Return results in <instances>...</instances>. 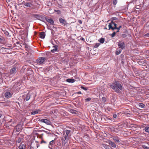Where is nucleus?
<instances>
[{
  "instance_id": "nucleus-1",
  "label": "nucleus",
  "mask_w": 149,
  "mask_h": 149,
  "mask_svg": "<svg viewBox=\"0 0 149 149\" xmlns=\"http://www.w3.org/2000/svg\"><path fill=\"white\" fill-rule=\"evenodd\" d=\"M110 87L115 92L119 93L123 90L122 83L120 81H115L112 84L109 85Z\"/></svg>"
},
{
  "instance_id": "nucleus-2",
  "label": "nucleus",
  "mask_w": 149,
  "mask_h": 149,
  "mask_svg": "<svg viewBox=\"0 0 149 149\" xmlns=\"http://www.w3.org/2000/svg\"><path fill=\"white\" fill-rule=\"evenodd\" d=\"M71 130H65V135L62 139V145L63 146L65 145L70 139V137L71 136Z\"/></svg>"
},
{
  "instance_id": "nucleus-3",
  "label": "nucleus",
  "mask_w": 149,
  "mask_h": 149,
  "mask_svg": "<svg viewBox=\"0 0 149 149\" xmlns=\"http://www.w3.org/2000/svg\"><path fill=\"white\" fill-rule=\"evenodd\" d=\"M47 60V58L44 57H40L38 58L37 60V63L38 64H42L44 63L45 61Z\"/></svg>"
},
{
  "instance_id": "nucleus-4",
  "label": "nucleus",
  "mask_w": 149,
  "mask_h": 149,
  "mask_svg": "<svg viewBox=\"0 0 149 149\" xmlns=\"http://www.w3.org/2000/svg\"><path fill=\"white\" fill-rule=\"evenodd\" d=\"M118 46L119 48H120V49H121L122 50L125 49V46L124 42L121 41H119L118 42Z\"/></svg>"
},
{
  "instance_id": "nucleus-5",
  "label": "nucleus",
  "mask_w": 149,
  "mask_h": 149,
  "mask_svg": "<svg viewBox=\"0 0 149 149\" xmlns=\"http://www.w3.org/2000/svg\"><path fill=\"white\" fill-rule=\"evenodd\" d=\"M45 19L46 21L49 23L50 24L53 25L54 24V22L53 20L51 18H47V17H45L44 19Z\"/></svg>"
},
{
  "instance_id": "nucleus-6",
  "label": "nucleus",
  "mask_w": 149,
  "mask_h": 149,
  "mask_svg": "<svg viewBox=\"0 0 149 149\" xmlns=\"http://www.w3.org/2000/svg\"><path fill=\"white\" fill-rule=\"evenodd\" d=\"M23 5L27 7H32V8L34 6V5L30 2H25L23 3Z\"/></svg>"
},
{
  "instance_id": "nucleus-7",
  "label": "nucleus",
  "mask_w": 149,
  "mask_h": 149,
  "mask_svg": "<svg viewBox=\"0 0 149 149\" xmlns=\"http://www.w3.org/2000/svg\"><path fill=\"white\" fill-rule=\"evenodd\" d=\"M40 121L48 125H50L51 123V122L49 120L46 119H42L40 120Z\"/></svg>"
},
{
  "instance_id": "nucleus-8",
  "label": "nucleus",
  "mask_w": 149,
  "mask_h": 149,
  "mask_svg": "<svg viewBox=\"0 0 149 149\" xmlns=\"http://www.w3.org/2000/svg\"><path fill=\"white\" fill-rule=\"evenodd\" d=\"M59 21L60 23L64 26H65L67 24L66 21L65 19L61 17H60L59 18Z\"/></svg>"
},
{
  "instance_id": "nucleus-9",
  "label": "nucleus",
  "mask_w": 149,
  "mask_h": 149,
  "mask_svg": "<svg viewBox=\"0 0 149 149\" xmlns=\"http://www.w3.org/2000/svg\"><path fill=\"white\" fill-rule=\"evenodd\" d=\"M12 95V94L8 91L6 92L4 94L5 97L7 98L10 97Z\"/></svg>"
},
{
  "instance_id": "nucleus-10",
  "label": "nucleus",
  "mask_w": 149,
  "mask_h": 149,
  "mask_svg": "<svg viewBox=\"0 0 149 149\" xmlns=\"http://www.w3.org/2000/svg\"><path fill=\"white\" fill-rule=\"evenodd\" d=\"M54 49L51 50V52L52 53H54L56 52H58V46L57 45H55L53 47Z\"/></svg>"
},
{
  "instance_id": "nucleus-11",
  "label": "nucleus",
  "mask_w": 149,
  "mask_h": 149,
  "mask_svg": "<svg viewBox=\"0 0 149 149\" xmlns=\"http://www.w3.org/2000/svg\"><path fill=\"white\" fill-rule=\"evenodd\" d=\"M16 68L14 67L12 68L10 70V74H15L16 72Z\"/></svg>"
},
{
  "instance_id": "nucleus-12",
  "label": "nucleus",
  "mask_w": 149,
  "mask_h": 149,
  "mask_svg": "<svg viewBox=\"0 0 149 149\" xmlns=\"http://www.w3.org/2000/svg\"><path fill=\"white\" fill-rule=\"evenodd\" d=\"M45 33L44 32H41L40 34V37L42 39H43L45 38Z\"/></svg>"
},
{
  "instance_id": "nucleus-13",
  "label": "nucleus",
  "mask_w": 149,
  "mask_h": 149,
  "mask_svg": "<svg viewBox=\"0 0 149 149\" xmlns=\"http://www.w3.org/2000/svg\"><path fill=\"white\" fill-rule=\"evenodd\" d=\"M109 144L113 148H115L116 147V145L115 143L111 141H109Z\"/></svg>"
},
{
  "instance_id": "nucleus-14",
  "label": "nucleus",
  "mask_w": 149,
  "mask_h": 149,
  "mask_svg": "<svg viewBox=\"0 0 149 149\" xmlns=\"http://www.w3.org/2000/svg\"><path fill=\"white\" fill-rule=\"evenodd\" d=\"M40 110L39 109L36 110L35 111H33L31 112V114L32 115H35L36 114H37L40 111Z\"/></svg>"
},
{
  "instance_id": "nucleus-15",
  "label": "nucleus",
  "mask_w": 149,
  "mask_h": 149,
  "mask_svg": "<svg viewBox=\"0 0 149 149\" xmlns=\"http://www.w3.org/2000/svg\"><path fill=\"white\" fill-rule=\"evenodd\" d=\"M31 97V95L29 93H28L26 95V97L24 98V100L26 101L29 100Z\"/></svg>"
},
{
  "instance_id": "nucleus-16",
  "label": "nucleus",
  "mask_w": 149,
  "mask_h": 149,
  "mask_svg": "<svg viewBox=\"0 0 149 149\" xmlns=\"http://www.w3.org/2000/svg\"><path fill=\"white\" fill-rule=\"evenodd\" d=\"M55 144V141L54 140H52L51 141L49 142V148H52L51 147H50L49 145H50L51 146H54Z\"/></svg>"
},
{
  "instance_id": "nucleus-17",
  "label": "nucleus",
  "mask_w": 149,
  "mask_h": 149,
  "mask_svg": "<svg viewBox=\"0 0 149 149\" xmlns=\"http://www.w3.org/2000/svg\"><path fill=\"white\" fill-rule=\"evenodd\" d=\"M66 81L69 83H73L75 81V80L73 79H67Z\"/></svg>"
},
{
  "instance_id": "nucleus-18",
  "label": "nucleus",
  "mask_w": 149,
  "mask_h": 149,
  "mask_svg": "<svg viewBox=\"0 0 149 149\" xmlns=\"http://www.w3.org/2000/svg\"><path fill=\"white\" fill-rule=\"evenodd\" d=\"M25 148L26 147L25 146L24 144L21 143L20 144V145L19 146V149H25Z\"/></svg>"
},
{
  "instance_id": "nucleus-19",
  "label": "nucleus",
  "mask_w": 149,
  "mask_h": 149,
  "mask_svg": "<svg viewBox=\"0 0 149 149\" xmlns=\"http://www.w3.org/2000/svg\"><path fill=\"white\" fill-rule=\"evenodd\" d=\"M122 50L121 49H119L115 53L116 55L119 54L121 52Z\"/></svg>"
},
{
  "instance_id": "nucleus-20",
  "label": "nucleus",
  "mask_w": 149,
  "mask_h": 149,
  "mask_svg": "<svg viewBox=\"0 0 149 149\" xmlns=\"http://www.w3.org/2000/svg\"><path fill=\"white\" fill-rule=\"evenodd\" d=\"M139 106L141 108H144L145 106V105L142 103H139Z\"/></svg>"
},
{
  "instance_id": "nucleus-21",
  "label": "nucleus",
  "mask_w": 149,
  "mask_h": 149,
  "mask_svg": "<svg viewBox=\"0 0 149 149\" xmlns=\"http://www.w3.org/2000/svg\"><path fill=\"white\" fill-rule=\"evenodd\" d=\"M143 37L145 38L149 37V33L143 34Z\"/></svg>"
},
{
  "instance_id": "nucleus-22",
  "label": "nucleus",
  "mask_w": 149,
  "mask_h": 149,
  "mask_svg": "<svg viewBox=\"0 0 149 149\" xmlns=\"http://www.w3.org/2000/svg\"><path fill=\"white\" fill-rule=\"evenodd\" d=\"M145 131L147 132H149V127H146L144 129Z\"/></svg>"
},
{
  "instance_id": "nucleus-23",
  "label": "nucleus",
  "mask_w": 149,
  "mask_h": 149,
  "mask_svg": "<svg viewBox=\"0 0 149 149\" xmlns=\"http://www.w3.org/2000/svg\"><path fill=\"white\" fill-rule=\"evenodd\" d=\"M113 140L117 143H119L120 142L119 140L117 138L115 137L113 138Z\"/></svg>"
},
{
  "instance_id": "nucleus-24",
  "label": "nucleus",
  "mask_w": 149,
  "mask_h": 149,
  "mask_svg": "<svg viewBox=\"0 0 149 149\" xmlns=\"http://www.w3.org/2000/svg\"><path fill=\"white\" fill-rule=\"evenodd\" d=\"M104 41V39L103 38H101L100 39L99 42L101 43H103Z\"/></svg>"
},
{
  "instance_id": "nucleus-25",
  "label": "nucleus",
  "mask_w": 149,
  "mask_h": 149,
  "mask_svg": "<svg viewBox=\"0 0 149 149\" xmlns=\"http://www.w3.org/2000/svg\"><path fill=\"white\" fill-rule=\"evenodd\" d=\"M3 31L4 32V33L5 35L9 37V33L7 31Z\"/></svg>"
},
{
  "instance_id": "nucleus-26",
  "label": "nucleus",
  "mask_w": 149,
  "mask_h": 149,
  "mask_svg": "<svg viewBox=\"0 0 149 149\" xmlns=\"http://www.w3.org/2000/svg\"><path fill=\"white\" fill-rule=\"evenodd\" d=\"M22 139L21 138L19 137L18 138L17 141H16V142H17L18 143H19L22 141Z\"/></svg>"
},
{
  "instance_id": "nucleus-27",
  "label": "nucleus",
  "mask_w": 149,
  "mask_h": 149,
  "mask_svg": "<svg viewBox=\"0 0 149 149\" xmlns=\"http://www.w3.org/2000/svg\"><path fill=\"white\" fill-rule=\"evenodd\" d=\"M108 26L109 28V30H110V29H111L112 30L113 27H112V24L111 23L109 24L108 25Z\"/></svg>"
},
{
  "instance_id": "nucleus-28",
  "label": "nucleus",
  "mask_w": 149,
  "mask_h": 149,
  "mask_svg": "<svg viewBox=\"0 0 149 149\" xmlns=\"http://www.w3.org/2000/svg\"><path fill=\"white\" fill-rule=\"evenodd\" d=\"M71 113L73 114H76L77 111L74 110H71L70 111Z\"/></svg>"
},
{
  "instance_id": "nucleus-29",
  "label": "nucleus",
  "mask_w": 149,
  "mask_h": 149,
  "mask_svg": "<svg viewBox=\"0 0 149 149\" xmlns=\"http://www.w3.org/2000/svg\"><path fill=\"white\" fill-rule=\"evenodd\" d=\"M102 101L104 102H106V99L104 97H102Z\"/></svg>"
},
{
  "instance_id": "nucleus-30",
  "label": "nucleus",
  "mask_w": 149,
  "mask_h": 149,
  "mask_svg": "<svg viewBox=\"0 0 149 149\" xmlns=\"http://www.w3.org/2000/svg\"><path fill=\"white\" fill-rule=\"evenodd\" d=\"M116 32H115V31L113 32L111 34V37L112 38L113 37L116 35Z\"/></svg>"
},
{
  "instance_id": "nucleus-31",
  "label": "nucleus",
  "mask_w": 149,
  "mask_h": 149,
  "mask_svg": "<svg viewBox=\"0 0 149 149\" xmlns=\"http://www.w3.org/2000/svg\"><path fill=\"white\" fill-rule=\"evenodd\" d=\"M100 45V44L99 43H96L94 45V47L95 48H97L98 47H99Z\"/></svg>"
},
{
  "instance_id": "nucleus-32",
  "label": "nucleus",
  "mask_w": 149,
  "mask_h": 149,
  "mask_svg": "<svg viewBox=\"0 0 149 149\" xmlns=\"http://www.w3.org/2000/svg\"><path fill=\"white\" fill-rule=\"evenodd\" d=\"M105 149H111V148L109 147L108 146L105 145L104 146Z\"/></svg>"
},
{
  "instance_id": "nucleus-33",
  "label": "nucleus",
  "mask_w": 149,
  "mask_h": 149,
  "mask_svg": "<svg viewBox=\"0 0 149 149\" xmlns=\"http://www.w3.org/2000/svg\"><path fill=\"white\" fill-rule=\"evenodd\" d=\"M91 100V98H86L85 99V101L86 102H88L90 101Z\"/></svg>"
},
{
  "instance_id": "nucleus-34",
  "label": "nucleus",
  "mask_w": 149,
  "mask_h": 149,
  "mask_svg": "<svg viewBox=\"0 0 149 149\" xmlns=\"http://www.w3.org/2000/svg\"><path fill=\"white\" fill-rule=\"evenodd\" d=\"M143 147L146 149H149V147L145 145L142 146Z\"/></svg>"
},
{
  "instance_id": "nucleus-35",
  "label": "nucleus",
  "mask_w": 149,
  "mask_h": 149,
  "mask_svg": "<svg viewBox=\"0 0 149 149\" xmlns=\"http://www.w3.org/2000/svg\"><path fill=\"white\" fill-rule=\"evenodd\" d=\"M117 0H113V3L114 5H116L117 4Z\"/></svg>"
},
{
  "instance_id": "nucleus-36",
  "label": "nucleus",
  "mask_w": 149,
  "mask_h": 149,
  "mask_svg": "<svg viewBox=\"0 0 149 149\" xmlns=\"http://www.w3.org/2000/svg\"><path fill=\"white\" fill-rule=\"evenodd\" d=\"M117 18L115 17H113L111 18V19L113 20H116L117 19Z\"/></svg>"
},
{
  "instance_id": "nucleus-37",
  "label": "nucleus",
  "mask_w": 149,
  "mask_h": 149,
  "mask_svg": "<svg viewBox=\"0 0 149 149\" xmlns=\"http://www.w3.org/2000/svg\"><path fill=\"white\" fill-rule=\"evenodd\" d=\"M122 26H119V27H118V28H117L118 31H117L116 32H118L119 31V30L120 29V28H122Z\"/></svg>"
},
{
  "instance_id": "nucleus-38",
  "label": "nucleus",
  "mask_w": 149,
  "mask_h": 149,
  "mask_svg": "<svg viewBox=\"0 0 149 149\" xmlns=\"http://www.w3.org/2000/svg\"><path fill=\"white\" fill-rule=\"evenodd\" d=\"M81 88L85 91L87 90V89L86 87H84L83 86H81Z\"/></svg>"
},
{
  "instance_id": "nucleus-39",
  "label": "nucleus",
  "mask_w": 149,
  "mask_h": 149,
  "mask_svg": "<svg viewBox=\"0 0 149 149\" xmlns=\"http://www.w3.org/2000/svg\"><path fill=\"white\" fill-rule=\"evenodd\" d=\"M122 36L123 38H125L127 36V35L125 34H122Z\"/></svg>"
},
{
  "instance_id": "nucleus-40",
  "label": "nucleus",
  "mask_w": 149,
  "mask_h": 149,
  "mask_svg": "<svg viewBox=\"0 0 149 149\" xmlns=\"http://www.w3.org/2000/svg\"><path fill=\"white\" fill-rule=\"evenodd\" d=\"M111 24H113L114 26H116V24L114 22L113 20L111 21Z\"/></svg>"
},
{
  "instance_id": "nucleus-41",
  "label": "nucleus",
  "mask_w": 149,
  "mask_h": 149,
  "mask_svg": "<svg viewBox=\"0 0 149 149\" xmlns=\"http://www.w3.org/2000/svg\"><path fill=\"white\" fill-rule=\"evenodd\" d=\"M117 28H118V27H117L116 26H115V27H113V28L112 30H114V29H117Z\"/></svg>"
},
{
  "instance_id": "nucleus-42",
  "label": "nucleus",
  "mask_w": 149,
  "mask_h": 149,
  "mask_svg": "<svg viewBox=\"0 0 149 149\" xmlns=\"http://www.w3.org/2000/svg\"><path fill=\"white\" fill-rule=\"evenodd\" d=\"M113 117L114 118H116L117 117V115L116 114H113Z\"/></svg>"
},
{
  "instance_id": "nucleus-43",
  "label": "nucleus",
  "mask_w": 149,
  "mask_h": 149,
  "mask_svg": "<svg viewBox=\"0 0 149 149\" xmlns=\"http://www.w3.org/2000/svg\"><path fill=\"white\" fill-rule=\"evenodd\" d=\"M78 22L80 24H82V21L81 20H78Z\"/></svg>"
},
{
  "instance_id": "nucleus-44",
  "label": "nucleus",
  "mask_w": 149,
  "mask_h": 149,
  "mask_svg": "<svg viewBox=\"0 0 149 149\" xmlns=\"http://www.w3.org/2000/svg\"><path fill=\"white\" fill-rule=\"evenodd\" d=\"M44 132L47 134H49V132L47 131H44Z\"/></svg>"
},
{
  "instance_id": "nucleus-45",
  "label": "nucleus",
  "mask_w": 149,
  "mask_h": 149,
  "mask_svg": "<svg viewBox=\"0 0 149 149\" xmlns=\"http://www.w3.org/2000/svg\"><path fill=\"white\" fill-rule=\"evenodd\" d=\"M77 93H78V94H81V91H79V92H77Z\"/></svg>"
},
{
  "instance_id": "nucleus-46",
  "label": "nucleus",
  "mask_w": 149,
  "mask_h": 149,
  "mask_svg": "<svg viewBox=\"0 0 149 149\" xmlns=\"http://www.w3.org/2000/svg\"><path fill=\"white\" fill-rule=\"evenodd\" d=\"M42 143H46V142L45 141H42Z\"/></svg>"
},
{
  "instance_id": "nucleus-47",
  "label": "nucleus",
  "mask_w": 149,
  "mask_h": 149,
  "mask_svg": "<svg viewBox=\"0 0 149 149\" xmlns=\"http://www.w3.org/2000/svg\"><path fill=\"white\" fill-rule=\"evenodd\" d=\"M2 40V39H1V38L0 37V41H1Z\"/></svg>"
},
{
  "instance_id": "nucleus-48",
  "label": "nucleus",
  "mask_w": 149,
  "mask_h": 149,
  "mask_svg": "<svg viewBox=\"0 0 149 149\" xmlns=\"http://www.w3.org/2000/svg\"><path fill=\"white\" fill-rule=\"evenodd\" d=\"M81 39L83 40H84V39L83 38H82Z\"/></svg>"
},
{
  "instance_id": "nucleus-49",
  "label": "nucleus",
  "mask_w": 149,
  "mask_h": 149,
  "mask_svg": "<svg viewBox=\"0 0 149 149\" xmlns=\"http://www.w3.org/2000/svg\"><path fill=\"white\" fill-rule=\"evenodd\" d=\"M1 116H2V114H0V118H1Z\"/></svg>"
},
{
  "instance_id": "nucleus-50",
  "label": "nucleus",
  "mask_w": 149,
  "mask_h": 149,
  "mask_svg": "<svg viewBox=\"0 0 149 149\" xmlns=\"http://www.w3.org/2000/svg\"><path fill=\"white\" fill-rule=\"evenodd\" d=\"M122 64H124V62L123 61H122Z\"/></svg>"
},
{
  "instance_id": "nucleus-51",
  "label": "nucleus",
  "mask_w": 149,
  "mask_h": 149,
  "mask_svg": "<svg viewBox=\"0 0 149 149\" xmlns=\"http://www.w3.org/2000/svg\"><path fill=\"white\" fill-rule=\"evenodd\" d=\"M53 28H55V29H56V28L55 27H54V26H53Z\"/></svg>"
},
{
  "instance_id": "nucleus-52",
  "label": "nucleus",
  "mask_w": 149,
  "mask_h": 149,
  "mask_svg": "<svg viewBox=\"0 0 149 149\" xmlns=\"http://www.w3.org/2000/svg\"><path fill=\"white\" fill-rule=\"evenodd\" d=\"M132 1H136V0H132Z\"/></svg>"
},
{
  "instance_id": "nucleus-53",
  "label": "nucleus",
  "mask_w": 149,
  "mask_h": 149,
  "mask_svg": "<svg viewBox=\"0 0 149 149\" xmlns=\"http://www.w3.org/2000/svg\"><path fill=\"white\" fill-rule=\"evenodd\" d=\"M136 8L137 9H139V8H138V7H137V8L136 7Z\"/></svg>"
},
{
  "instance_id": "nucleus-54",
  "label": "nucleus",
  "mask_w": 149,
  "mask_h": 149,
  "mask_svg": "<svg viewBox=\"0 0 149 149\" xmlns=\"http://www.w3.org/2000/svg\"><path fill=\"white\" fill-rule=\"evenodd\" d=\"M136 8L137 9H139V8H138V7H137V8L136 7Z\"/></svg>"
},
{
  "instance_id": "nucleus-55",
  "label": "nucleus",
  "mask_w": 149,
  "mask_h": 149,
  "mask_svg": "<svg viewBox=\"0 0 149 149\" xmlns=\"http://www.w3.org/2000/svg\"><path fill=\"white\" fill-rule=\"evenodd\" d=\"M148 28H149V25H148Z\"/></svg>"
}]
</instances>
